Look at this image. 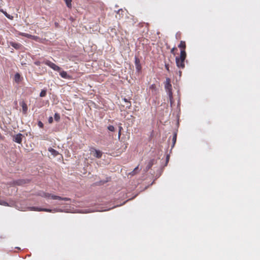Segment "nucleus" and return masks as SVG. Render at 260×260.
<instances>
[{
    "label": "nucleus",
    "mask_w": 260,
    "mask_h": 260,
    "mask_svg": "<svg viewBox=\"0 0 260 260\" xmlns=\"http://www.w3.org/2000/svg\"><path fill=\"white\" fill-rule=\"evenodd\" d=\"M186 57V52L180 51V54L179 56H176V63L178 68L180 69H183L185 67L184 61Z\"/></svg>",
    "instance_id": "nucleus-1"
},
{
    "label": "nucleus",
    "mask_w": 260,
    "mask_h": 260,
    "mask_svg": "<svg viewBox=\"0 0 260 260\" xmlns=\"http://www.w3.org/2000/svg\"><path fill=\"white\" fill-rule=\"evenodd\" d=\"M39 196L45 198H51L53 200H58L64 201H71V199L69 198H62L58 196L49 193H46L44 191H41L38 193Z\"/></svg>",
    "instance_id": "nucleus-2"
},
{
    "label": "nucleus",
    "mask_w": 260,
    "mask_h": 260,
    "mask_svg": "<svg viewBox=\"0 0 260 260\" xmlns=\"http://www.w3.org/2000/svg\"><path fill=\"white\" fill-rule=\"evenodd\" d=\"M165 88L169 95L170 102L172 103V100L173 99V93L172 85L171 84V79L169 78H166V81L165 82Z\"/></svg>",
    "instance_id": "nucleus-3"
},
{
    "label": "nucleus",
    "mask_w": 260,
    "mask_h": 260,
    "mask_svg": "<svg viewBox=\"0 0 260 260\" xmlns=\"http://www.w3.org/2000/svg\"><path fill=\"white\" fill-rule=\"evenodd\" d=\"M90 154L96 158H100L102 157L103 152L100 150H97L94 148L90 149Z\"/></svg>",
    "instance_id": "nucleus-4"
},
{
    "label": "nucleus",
    "mask_w": 260,
    "mask_h": 260,
    "mask_svg": "<svg viewBox=\"0 0 260 260\" xmlns=\"http://www.w3.org/2000/svg\"><path fill=\"white\" fill-rule=\"evenodd\" d=\"M44 63L45 64L47 65L54 71L59 72L61 70V68L59 67L50 60H46L45 61Z\"/></svg>",
    "instance_id": "nucleus-5"
},
{
    "label": "nucleus",
    "mask_w": 260,
    "mask_h": 260,
    "mask_svg": "<svg viewBox=\"0 0 260 260\" xmlns=\"http://www.w3.org/2000/svg\"><path fill=\"white\" fill-rule=\"evenodd\" d=\"M23 137H24L22 134L18 133L12 136L13 141L17 143L21 144Z\"/></svg>",
    "instance_id": "nucleus-6"
},
{
    "label": "nucleus",
    "mask_w": 260,
    "mask_h": 260,
    "mask_svg": "<svg viewBox=\"0 0 260 260\" xmlns=\"http://www.w3.org/2000/svg\"><path fill=\"white\" fill-rule=\"evenodd\" d=\"M135 64L136 68V70L137 72H139L141 70V65L140 63V59L138 58V57L135 56Z\"/></svg>",
    "instance_id": "nucleus-7"
},
{
    "label": "nucleus",
    "mask_w": 260,
    "mask_h": 260,
    "mask_svg": "<svg viewBox=\"0 0 260 260\" xmlns=\"http://www.w3.org/2000/svg\"><path fill=\"white\" fill-rule=\"evenodd\" d=\"M28 182V179H18L14 181V184L17 185H22Z\"/></svg>",
    "instance_id": "nucleus-8"
},
{
    "label": "nucleus",
    "mask_w": 260,
    "mask_h": 260,
    "mask_svg": "<svg viewBox=\"0 0 260 260\" xmlns=\"http://www.w3.org/2000/svg\"><path fill=\"white\" fill-rule=\"evenodd\" d=\"M41 211H45V212H62V210L61 209H49L47 208H40L39 209Z\"/></svg>",
    "instance_id": "nucleus-9"
},
{
    "label": "nucleus",
    "mask_w": 260,
    "mask_h": 260,
    "mask_svg": "<svg viewBox=\"0 0 260 260\" xmlns=\"http://www.w3.org/2000/svg\"><path fill=\"white\" fill-rule=\"evenodd\" d=\"M178 47L181 49L180 51H185L186 43L185 41H181L180 44L178 45Z\"/></svg>",
    "instance_id": "nucleus-10"
},
{
    "label": "nucleus",
    "mask_w": 260,
    "mask_h": 260,
    "mask_svg": "<svg viewBox=\"0 0 260 260\" xmlns=\"http://www.w3.org/2000/svg\"><path fill=\"white\" fill-rule=\"evenodd\" d=\"M10 44L16 49H19L22 47L20 44L13 42H10Z\"/></svg>",
    "instance_id": "nucleus-11"
},
{
    "label": "nucleus",
    "mask_w": 260,
    "mask_h": 260,
    "mask_svg": "<svg viewBox=\"0 0 260 260\" xmlns=\"http://www.w3.org/2000/svg\"><path fill=\"white\" fill-rule=\"evenodd\" d=\"M59 74L60 76L64 79H70L71 76L69 75L66 71H62L60 72Z\"/></svg>",
    "instance_id": "nucleus-12"
},
{
    "label": "nucleus",
    "mask_w": 260,
    "mask_h": 260,
    "mask_svg": "<svg viewBox=\"0 0 260 260\" xmlns=\"http://www.w3.org/2000/svg\"><path fill=\"white\" fill-rule=\"evenodd\" d=\"M154 161H155V159H151L149 161L147 166L146 167V168H145V170L146 171H148L152 167V166L153 165V164L154 163Z\"/></svg>",
    "instance_id": "nucleus-13"
},
{
    "label": "nucleus",
    "mask_w": 260,
    "mask_h": 260,
    "mask_svg": "<svg viewBox=\"0 0 260 260\" xmlns=\"http://www.w3.org/2000/svg\"><path fill=\"white\" fill-rule=\"evenodd\" d=\"M14 80L17 83L20 82L21 80V76L19 73H17L15 75Z\"/></svg>",
    "instance_id": "nucleus-14"
},
{
    "label": "nucleus",
    "mask_w": 260,
    "mask_h": 260,
    "mask_svg": "<svg viewBox=\"0 0 260 260\" xmlns=\"http://www.w3.org/2000/svg\"><path fill=\"white\" fill-rule=\"evenodd\" d=\"M48 150L50 152H51V154H52L54 156H56L58 154V152L56 150L52 148H49Z\"/></svg>",
    "instance_id": "nucleus-15"
},
{
    "label": "nucleus",
    "mask_w": 260,
    "mask_h": 260,
    "mask_svg": "<svg viewBox=\"0 0 260 260\" xmlns=\"http://www.w3.org/2000/svg\"><path fill=\"white\" fill-rule=\"evenodd\" d=\"M21 106L22 107V110H23V112L24 113H26V112H27V105L25 104V102H22V103H21Z\"/></svg>",
    "instance_id": "nucleus-16"
},
{
    "label": "nucleus",
    "mask_w": 260,
    "mask_h": 260,
    "mask_svg": "<svg viewBox=\"0 0 260 260\" xmlns=\"http://www.w3.org/2000/svg\"><path fill=\"white\" fill-rule=\"evenodd\" d=\"M176 140H177V133H175L173 135V138H172V148L174 147L176 142Z\"/></svg>",
    "instance_id": "nucleus-17"
},
{
    "label": "nucleus",
    "mask_w": 260,
    "mask_h": 260,
    "mask_svg": "<svg viewBox=\"0 0 260 260\" xmlns=\"http://www.w3.org/2000/svg\"><path fill=\"white\" fill-rule=\"evenodd\" d=\"M1 11L3 12V13L5 15V16L6 17H7L8 18H9L10 20L13 19V18H14L13 16L10 15L6 11H4V10H2Z\"/></svg>",
    "instance_id": "nucleus-18"
},
{
    "label": "nucleus",
    "mask_w": 260,
    "mask_h": 260,
    "mask_svg": "<svg viewBox=\"0 0 260 260\" xmlns=\"http://www.w3.org/2000/svg\"><path fill=\"white\" fill-rule=\"evenodd\" d=\"M149 89L152 91V92H155L157 90L156 86L154 84L150 86Z\"/></svg>",
    "instance_id": "nucleus-19"
},
{
    "label": "nucleus",
    "mask_w": 260,
    "mask_h": 260,
    "mask_svg": "<svg viewBox=\"0 0 260 260\" xmlns=\"http://www.w3.org/2000/svg\"><path fill=\"white\" fill-rule=\"evenodd\" d=\"M123 101L126 103V107L129 108L131 107V103L127 99L124 98Z\"/></svg>",
    "instance_id": "nucleus-20"
},
{
    "label": "nucleus",
    "mask_w": 260,
    "mask_h": 260,
    "mask_svg": "<svg viewBox=\"0 0 260 260\" xmlns=\"http://www.w3.org/2000/svg\"><path fill=\"white\" fill-rule=\"evenodd\" d=\"M47 94V90L46 89H43L40 93V97H44Z\"/></svg>",
    "instance_id": "nucleus-21"
},
{
    "label": "nucleus",
    "mask_w": 260,
    "mask_h": 260,
    "mask_svg": "<svg viewBox=\"0 0 260 260\" xmlns=\"http://www.w3.org/2000/svg\"><path fill=\"white\" fill-rule=\"evenodd\" d=\"M67 6L70 8L72 7V0H64Z\"/></svg>",
    "instance_id": "nucleus-22"
},
{
    "label": "nucleus",
    "mask_w": 260,
    "mask_h": 260,
    "mask_svg": "<svg viewBox=\"0 0 260 260\" xmlns=\"http://www.w3.org/2000/svg\"><path fill=\"white\" fill-rule=\"evenodd\" d=\"M54 119L56 121H58L59 120V119H60V115L58 113H55V114H54Z\"/></svg>",
    "instance_id": "nucleus-23"
},
{
    "label": "nucleus",
    "mask_w": 260,
    "mask_h": 260,
    "mask_svg": "<svg viewBox=\"0 0 260 260\" xmlns=\"http://www.w3.org/2000/svg\"><path fill=\"white\" fill-rule=\"evenodd\" d=\"M40 208H38V207H28V209L30 210H31V211H40L39 210Z\"/></svg>",
    "instance_id": "nucleus-24"
},
{
    "label": "nucleus",
    "mask_w": 260,
    "mask_h": 260,
    "mask_svg": "<svg viewBox=\"0 0 260 260\" xmlns=\"http://www.w3.org/2000/svg\"><path fill=\"white\" fill-rule=\"evenodd\" d=\"M108 129L111 132H114L115 128L113 125H109L108 126Z\"/></svg>",
    "instance_id": "nucleus-25"
},
{
    "label": "nucleus",
    "mask_w": 260,
    "mask_h": 260,
    "mask_svg": "<svg viewBox=\"0 0 260 260\" xmlns=\"http://www.w3.org/2000/svg\"><path fill=\"white\" fill-rule=\"evenodd\" d=\"M0 205L6 206H8V204L6 202H5L4 201H2L1 200H0Z\"/></svg>",
    "instance_id": "nucleus-26"
},
{
    "label": "nucleus",
    "mask_w": 260,
    "mask_h": 260,
    "mask_svg": "<svg viewBox=\"0 0 260 260\" xmlns=\"http://www.w3.org/2000/svg\"><path fill=\"white\" fill-rule=\"evenodd\" d=\"M38 125L40 128H43L44 126L43 123L40 121L38 122Z\"/></svg>",
    "instance_id": "nucleus-27"
},
{
    "label": "nucleus",
    "mask_w": 260,
    "mask_h": 260,
    "mask_svg": "<svg viewBox=\"0 0 260 260\" xmlns=\"http://www.w3.org/2000/svg\"><path fill=\"white\" fill-rule=\"evenodd\" d=\"M53 121V117H49V119H48V122L49 123H52Z\"/></svg>",
    "instance_id": "nucleus-28"
},
{
    "label": "nucleus",
    "mask_w": 260,
    "mask_h": 260,
    "mask_svg": "<svg viewBox=\"0 0 260 260\" xmlns=\"http://www.w3.org/2000/svg\"><path fill=\"white\" fill-rule=\"evenodd\" d=\"M176 49H177V48H176V47H173V48L171 49V53L172 54H173L175 55L174 51H175V50H176Z\"/></svg>",
    "instance_id": "nucleus-29"
},
{
    "label": "nucleus",
    "mask_w": 260,
    "mask_h": 260,
    "mask_svg": "<svg viewBox=\"0 0 260 260\" xmlns=\"http://www.w3.org/2000/svg\"><path fill=\"white\" fill-rule=\"evenodd\" d=\"M170 156L169 155H167L166 157V166L167 165L169 160Z\"/></svg>",
    "instance_id": "nucleus-30"
},
{
    "label": "nucleus",
    "mask_w": 260,
    "mask_h": 260,
    "mask_svg": "<svg viewBox=\"0 0 260 260\" xmlns=\"http://www.w3.org/2000/svg\"><path fill=\"white\" fill-rule=\"evenodd\" d=\"M165 68L169 72L170 70H169V64H165Z\"/></svg>",
    "instance_id": "nucleus-31"
},
{
    "label": "nucleus",
    "mask_w": 260,
    "mask_h": 260,
    "mask_svg": "<svg viewBox=\"0 0 260 260\" xmlns=\"http://www.w3.org/2000/svg\"><path fill=\"white\" fill-rule=\"evenodd\" d=\"M35 64H36L37 66H40V61H36L35 62Z\"/></svg>",
    "instance_id": "nucleus-32"
},
{
    "label": "nucleus",
    "mask_w": 260,
    "mask_h": 260,
    "mask_svg": "<svg viewBox=\"0 0 260 260\" xmlns=\"http://www.w3.org/2000/svg\"><path fill=\"white\" fill-rule=\"evenodd\" d=\"M119 128V131L121 132V130L122 129V127L121 126H119L118 127Z\"/></svg>",
    "instance_id": "nucleus-33"
},
{
    "label": "nucleus",
    "mask_w": 260,
    "mask_h": 260,
    "mask_svg": "<svg viewBox=\"0 0 260 260\" xmlns=\"http://www.w3.org/2000/svg\"><path fill=\"white\" fill-rule=\"evenodd\" d=\"M121 136V132L118 131V138L120 139Z\"/></svg>",
    "instance_id": "nucleus-34"
},
{
    "label": "nucleus",
    "mask_w": 260,
    "mask_h": 260,
    "mask_svg": "<svg viewBox=\"0 0 260 260\" xmlns=\"http://www.w3.org/2000/svg\"><path fill=\"white\" fill-rule=\"evenodd\" d=\"M25 37H29V36H31V35H28V34H26L24 35Z\"/></svg>",
    "instance_id": "nucleus-35"
},
{
    "label": "nucleus",
    "mask_w": 260,
    "mask_h": 260,
    "mask_svg": "<svg viewBox=\"0 0 260 260\" xmlns=\"http://www.w3.org/2000/svg\"><path fill=\"white\" fill-rule=\"evenodd\" d=\"M138 168V167H137L136 168H135V169H134V171H135V170H136Z\"/></svg>",
    "instance_id": "nucleus-36"
},
{
    "label": "nucleus",
    "mask_w": 260,
    "mask_h": 260,
    "mask_svg": "<svg viewBox=\"0 0 260 260\" xmlns=\"http://www.w3.org/2000/svg\"><path fill=\"white\" fill-rule=\"evenodd\" d=\"M122 11V10H121V9L119 10L118 11L117 13H119L120 12V11Z\"/></svg>",
    "instance_id": "nucleus-37"
},
{
    "label": "nucleus",
    "mask_w": 260,
    "mask_h": 260,
    "mask_svg": "<svg viewBox=\"0 0 260 260\" xmlns=\"http://www.w3.org/2000/svg\"><path fill=\"white\" fill-rule=\"evenodd\" d=\"M181 74V72L180 71L179 73V74Z\"/></svg>",
    "instance_id": "nucleus-38"
},
{
    "label": "nucleus",
    "mask_w": 260,
    "mask_h": 260,
    "mask_svg": "<svg viewBox=\"0 0 260 260\" xmlns=\"http://www.w3.org/2000/svg\"><path fill=\"white\" fill-rule=\"evenodd\" d=\"M181 74V72L180 71L179 73V74Z\"/></svg>",
    "instance_id": "nucleus-39"
},
{
    "label": "nucleus",
    "mask_w": 260,
    "mask_h": 260,
    "mask_svg": "<svg viewBox=\"0 0 260 260\" xmlns=\"http://www.w3.org/2000/svg\"><path fill=\"white\" fill-rule=\"evenodd\" d=\"M105 182V181L103 182L102 184H104Z\"/></svg>",
    "instance_id": "nucleus-40"
}]
</instances>
